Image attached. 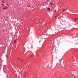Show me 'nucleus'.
<instances>
[{"label":"nucleus","instance_id":"15","mask_svg":"<svg viewBox=\"0 0 78 78\" xmlns=\"http://www.w3.org/2000/svg\"><path fill=\"white\" fill-rule=\"evenodd\" d=\"M18 59H19V58H18Z\"/></svg>","mask_w":78,"mask_h":78},{"label":"nucleus","instance_id":"6","mask_svg":"<svg viewBox=\"0 0 78 78\" xmlns=\"http://www.w3.org/2000/svg\"><path fill=\"white\" fill-rule=\"evenodd\" d=\"M51 5H53V3H51Z\"/></svg>","mask_w":78,"mask_h":78},{"label":"nucleus","instance_id":"7","mask_svg":"<svg viewBox=\"0 0 78 78\" xmlns=\"http://www.w3.org/2000/svg\"><path fill=\"white\" fill-rule=\"evenodd\" d=\"M59 16V15H58V14H57V16Z\"/></svg>","mask_w":78,"mask_h":78},{"label":"nucleus","instance_id":"17","mask_svg":"<svg viewBox=\"0 0 78 78\" xmlns=\"http://www.w3.org/2000/svg\"><path fill=\"white\" fill-rule=\"evenodd\" d=\"M76 19L77 20V19H78V18H76Z\"/></svg>","mask_w":78,"mask_h":78},{"label":"nucleus","instance_id":"12","mask_svg":"<svg viewBox=\"0 0 78 78\" xmlns=\"http://www.w3.org/2000/svg\"><path fill=\"white\" fill-rule=\"evenodd\" d=\"M21 60H22V62H23V60H22V59H21Z\"/></svg>","mask_w":78,"mask_h":78},{"label":"nucleus","instance_id":"13","mask_svg":"<svg viewBox=\"0 0 78 78\" xmlns=\"http://www.w3.org/2000/svg\"><path fill=\"white\" fill-rule=\"evenodd\" d=\"M3 6H4V4L2 5Z\"/></svg>","mask_w":78,"mask_h":78},{"label":"nucleus","instance_id":"18","mask_svg":"<svg viewBox=\"0 0 78 78\" xmlns=\"http://www.w3.org/2000/svg\"><path fill=\"white\" fill-rule=\"evenodd\" d=\"M47 0V1H48L49 0Z\"/></svg>","mask_w":78,"mask_h":78},{"label":"nucleus","instance_id":"8","mask_svg":"<svg viewBox=\"0 0 78 78\" xmlns=\"http://www.w3.org/2000/svg\"><path fill=\"white\" fill-rule=\"evenodd\" d=\"M2 3H5V1H3V2H2Z\"/></svg>","mask_w":78,"mask_h":78},{"label":"nucleus","instance_id":"14","mask_svg":"<svg viewBox=\"0 0 78 78\" xmlns=\"http://www.w3.org/2000/svg\"><path fill=\"white\" fill-rule=\"evenodd\" d=\"M28 7H30V6H29Z\"/></svg>","mask_w":78,"mask_h":78},{"label":"nucleus","instance_id":"16","mask_svg":"<svg viewBox=\"0 0 78 78\" xmlns=\"http://www.w3.org/2000/svg\"><path fill=\"white\" fill-rule=\"evenodd\" d=\"M39 22H41V21H39Z\"/></svg>","mask_w":78,"mask_h":78},{"label":"nucleus","instance_id":"1","mask_svg":"<svg viewBox=\"0 0 78 78\" xmlns=\"http://www.w3.org/2000/svg\"><path fill=\"white\" fill-rule=\"evenodd\" d=\"M4 9H8V7L3 8Z\"/></svg>","mask_w":78,"mask_h":78},{"label":"nucleus","instance_id":"11","mask_svg":"<svg viewBox=\"0 0 78 78\" xmlns=\"http://www.w3.org/2000/svg\"><path fill=\"white\" fill-rule=\"evenodd\" d=\"M56 10H55V12H56Z\"/></svg>","mask_w":78,"mask_h":78},{"label":"nucleus","instance_id":"19","mask_svg":"<svg viewBox=\"0 0 78 78\" xmlns=\"http://www.w3.org/2000/svg\"><path fill=\"white\" fill-rule=\"evenodd\" d=\"M6 56H7V55H6Z\"/></svg>","mask_w":78,"mask_h":78},{"label":"nucleus","instance_id":"10","mask_svg":"<svg viewBox=\"0 0 78 78\" xmlns=\"http://www.w3.org/2000/svg\"><path fill=\"white\" fill-rule=\"evenodd\" d=\"M56 17H57V16H55V18H56Z\"/></svg>","mask_w":78,"mask_h":78},{"label":"nucleus","instance_id":"2","mask_svg":"<svg viewBox=\"0 0 78 78\" xmlns=\"http://www.w3.org/2000/svg\"><path fill=\"white\" fill-rule=\"evenodd\" d=\"M47 10H48V11H50V8H48L47 9Z\"/></svg>","mask_w":78,"mask_h":78},{"label":"nucleus","instance_id":"3","mask_svg":"<svg viewBox=\"0 0 78 78\" xmlns=\"http://www.w3.org/2000/svg\"><path fill=\"white\" fill-rule=\"evenodd\" d=\"M76 66H78V65L77 64V63H76Z\"/></svg>","mask_w":78,"mask_h":78},{"label":"nucleus","instance_id":"5","mask_svg":"<svg viewBox=\"0 0 78 78\" xmlns=\"http://www.w3.org/2000/svg\"><path fill=\"white\" fill-rule=\"evenodd\" d=\"M66 11V10L65 9H63L62 11Z\"/></svg>","mask_w":78,"mask_h":78},{"label":"nucleus","instance_id":"4","mask_svg":"<svg viewBox=\"0 0 78 78\" xmlns=\"http://www.w3.org/2000/svg\"><path fill=\"white\" fill-rule=\"evenodd\" d=\"M16 41L15 40L14 42V44H15V43H16Z\"/></svg>","mask_w":78,"mask_h":78},{"label":"nucleus","instance_id":"9","mask_svg":"<svg viewBox=\"0 0 78 78\" xmlns=\"http://www.w3.org/2000/svg\"><path fill=\"white\" fill-rule=\"evenodd\" d=\"M77 20V19H76H76H75L74 20Z\"/></svg>","mask_w":78,"mask_h":78}]
</instances>
